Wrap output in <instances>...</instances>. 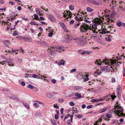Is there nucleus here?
Masks as SVG:
<instances>
[{
	"label": "nucleus",
	"instance_id": "61",
	"mask_svg": "<svg viewBox=\"0 0 125 125\" xmlns=\"http://www.w3.org/2000/svg\"><path fill=\"white\" fill-rule=\"evenodd\" d=\"M21 84L23 86H24L25 85V83L23 81L21 82Z\"/></svg>",
	"mask_w": 125,
	"mask_h": 125
},
{
	"label": "nucleus",
	"instance_id": "41",
	"mask_svg": "<svg viewBox=\"0 0 125 125\" xmlns=\"http://www.w3.org/2000/svg\"><path fill=\"white\" fill-rule=\"evenodd\" d=\"M25 75L26 77H32V74H26Z\"/></svg>",
	"mask_w": 125,
	"mask_h": 125
},
{
	"label": "nucleus",
	"instance_id": "1",
	"mask_svg": "<svg viewBox=\"0 0 125 125\" xmlns=\"http://www.w3.org/2000/svg\"><path fill=\"white\" fill-rule=\"evenodd\" d=\"M80 29L82 32H85L89 30V32L91 33H94L96 34L98 33L96 31L97 29L95 26L94 27L93 26H89L85 23H82Z\"/></svg>",
	"mask_w": 125,
	"mask_h": 125
},
{
	"label": "nucleus",
	"instance_id": "10",
	"mask_svg": "<svg viewBox=\"0 0 125 125\" xmlns=\"http://www.w3.org/2000/svg\"><path fill=\"white\" fill-rule=\"evenodd\" d=\"M121 5L120 6V9L122 11H125V4L123 2L121 4Z\"/></svg>",
	"mask_w": 125,
	"mask_h": 125
},
{
	"label": "nucleus",
	"instance_id": "44",
	"mask_svg": "<svg viewBox=\"0 0 125 125\" xmlns=\"http://www.w3.org/2000/svg\"><path fill=\"white\" fill-rule=\"evenodd\" d=\"M30 24L32 25H37V24L36 22H35L33 21H31L30 22Z\"/></svg>",
	"mask_w": 125,
	"mask_h": 125
},
{
	"label": "nucleus",
	"instance_id": "30",
	"mask_svg": "<svg viewBox=\"0 0 125 125\" xmlns=\"http://www.w3.org/2000/svg\"><path fill=\"white\" fill-rule=\"evenodd\" d=\"M24 105L28 109L30 107L29 105H28L27 103H23Z\"/></svg>",
	"mask_w": 125,
	"mask_h": 125
},
{
	"label": "nucleus",
	"instance_id": "2",
	"mask_svg": "<svg viewBox=\"0 0 125 125\" xmlns=\"http://www.w3.org/2000/svg\"><path fill=\"white\" fill-rule=\"evenodd\" d=\"M103 62L106 65L108 64L109 65L110 68H112L113 69V72H114L115 70H117V69L116 64L115 62L111 60L106 58L105 59L103 60Z\"/></svg>",
	"mask_w": 125,
	"mask_h": 125
},
{
	"label": "nucleus",
	"instance_id": "28",
	"mask_svg": "<svg viewBox=\"0 0 125 125\" xmlns=\"http://www.w3.org/2000/svg\"><path fill=\"white\" fill-rule=\"evenodd\" d=\"M113 95H111L110 96L111 97L112 99L113 100L116 97V96L115 95V93H113Z\"/></svg>",
	"mask_w": 125,
	"mask_h": 125
},
{
	"label": "nucleus",
	"instance_id": "3",
	"mask_svg": "<svg viewBox=\"0 0 125 125\" xmlns=\"http://www.w3.org/2000/svg\"><path fill=\"white\" fill-rule=\"evenodd\" d=\"M113 109H114L115 110L114 112L115 114H117V115L119 116H124V114L123 113V109L122 107H120L117 105L115 106V108Z\"/></svg>",
	"mask_w": 125,
	"mask_h": 125
},
{
	"label": "nucleus",
	"instance_id": "18",
	"mask_svg": "<svg viewBox=\"0 0 125 125\" xmlns=\"http://www.w3.org/2000/svg\"><path fill=\"white\" fill-rule=\"evenodd\" d=\"M10 44V42L8 40H6L5 41L4 44V45L6 47H7Z\"/></svg>",
	"mask_w": 125,
	"mask_h": 125
},
{
	"label": "nucleus",
	"instance_id": "21",
	"mask_svg": "<svg viewBox=\"0 0 125 125\" xmlns=\"http://www.w3.org/2000/svg\"><path fill=\"white\" fill-rule=\"evenodd\" d=\"M65 62V61L62 60H61V61H60L58 62V64L59 65H63Z\"/></svg>",
	"mask_w": 125,
	"mask_h": 125
},
{
	"label": "nucleus",
	"instance_id": "47",
	"mask_svg": "<svg viewBox=\"0 0 125 125\" xmlns=\"http://www.w3.org/2000/svg\"><path fill=\"white\" fill-rule=\"evenodd\" d=\"M84 21L86 22V23H90L91 22V21H89L87 19H85L84 20Z\"/></svg>",
	"mask_w": 125,
	"mask_h": 125
},
{
	"label": "nucleus",
	"instance_id": "5",
	"mask_svg": "<svg viewBox=\"0 0 125 125\" xmlns=\"http://www.w3.org/2000/svg\"><path fill=\"white\" fill-rule=\"evenodd\" d=\"M49 19L52 22H54L56 21V19L54 16L52 14H49L48 16Z\"/></svg>",
	"mask_w": 125,
	"mask_h": 125
},
{
	"label": "nucleus",
	"instance_id": "43",
	"mask_svg": "<svg viewBox=\"0 0 125 125\" xmlns=\"http://www.w3.org/2000/svg\"><path fill=\"white\" fill-rule=\"evenodd\" d=\"M28 87L30 89H32L34 88L33 86L29 84L28 85Z\"/></svg>",
	"mask_w": 125,
	"mask_h": 125
},
{
	"label": "nucleus",
	"instance_id": "22",
	"mask_svg": "<svg viewBox=\"0 0 125 125\" xmlns=\"http://www.w3.org/2000/svg\"><path fill=\"white\" fill-rule=\"evenodd\" d=\"M105 58V59H103V60H104L105 59V58ZM103 61L102 62H101L100 61H98V60H96L95 62V64H97L98 65H101V64H100V62H101V63H104L103 62Z\"/></svg>",
	"mask_w": 125,
	"mask_h": 125
},
{
	"label": "nucleus",
	"instance_id": "62",
	"mask_svg": "<svg viewBox=\"0 0 125 125\" xmlns=\"http://www.w3.org/2000/svg\"><path fill=\"white\" fill-rule=\"evenodd\" d=\"M64 109L63 108H62L61 109V114H62L63 113Z\"/></svg>",
	"mask_w": 125,
	"mask_h": 125
},
{
	"label": "nucleus",
	"instance_id": "55",
	"mask_svg": "<svg viewBox=\"0 0 125 125\" xmlns=\"http://www.w3.org/2000/svg\"><path fill=\"white\" fill-rule=\"evenodd\" d=\"M21 18L22 20H24L25 21H27L28 20V19L27 18H25L23 17H22Z\"/></svg>",
	"mask_w": 125,
	"mask_h": 125
},
{
	"label": "nucleus",
	"instance_id": "29",
	"mask_svg": "<svg viewBox=\"0 0 125 125\" xmlns=\"http://www.w3.org/2000/svg\"><path fill=\"white\" fill-rule=\"evenodd\" d=\"M120 85H118L116 89V91L117 92V94H119V91L120 90Z\"/></svg>",
	"mask_w": 125,
	"mask_h": 125
},
{
	"label": "nucleus",
	"instance_id": "58",
	"mask_svg": "<svg viewBox=\"0 0 125 125\" xmlns=\"http://www.w3.org/2000/svg\"><path fill=\"white\" fill-rule=\"evenodd\" d=\"M75 19L76 20H77L78 21H80V18H78L77 16H75Z\"/></svg>",
	"mask_w": 125,
	"mask_h": 125
},
{
	"label": "nucleus",
	"instance_id": "49",
	"mask_svg": "<svg viewBox=\"0 0 125 125\" xmlns=\"http://www.w3.org/2000/svg\"><path fill=\"white\" fill-rule=\"evenodd\" d=\"M52 32H53V31L52 32H51L50 33H49L48 34V36L49 37H51L52 36L53 34Z\"/></svg>",
	"mask_w": 125,
	"mask_h": 125
},
{
	"label": "nucleus",
	"instance_id": "15",
	"mask_svg": "<svg viewBox=\"0 0 125 125\" xmlns=\"http://www.w3.org/2000/svg\"><path fill=\"white\" fill-rule=\"evenodd\" d=\"M110 68L109 65L107 66H104L101 68V70H102L101 71H107L108 70V69Z\"/></svg>",
	"mask_w": 125,
	"mask_h": 125
},
{
	"label": "nucleus",
	"instance_id": "64",
	"mask_svg": "<svg viewBox=\"0 0 125 125\" xmlns=\"http://www.w3.org/2000/svg\"><path fill=\"white\" fill-rule=\"evenodd\" d=\"M74 21L73 20H71L69 22L70 24H73V23Z\"/></svg>",
	"mask_w": 125,
	"mask_h": 125
},
{
	"label": "nucleus",
	"instance_id": "51",
	"mask_svg": "<svg viewBox=\"0 0 125 125\" xmlns=\"http://www.w3.org/2000/svg\"><path fill=\"white\" fill-rule=\"evenodd\" d=\"M51 81L53 84H55L56 82V80L55 79L52 80Z\"/></svg>",
	"mask_w": 125,
	"mask_h": 125
},
{
	"label": "nucleus",
	"instance_id": "39",
	"mask_svg": "<svg viewBox=\"0 0 125 125\" xmlns=\"http://www.w3.org/2000/svg\"><path fill=\"white\" fill-rule=\"evenodd\" d=\"M91 102H98V99H93L91 100Z\"/></svg>",
	"mask_w": 125,
	"mask_h": 125
},
{
	"label": "nucleus",
	"instance_id": "40",
	"mask_svg": "<svg viewBox=\"0 0 125 125\" xmlns=\"http://www.w3.org/2000/svg\"><path fill=\"white\" fill-rule=\"evenodd\" d=\"M80 24L81 23H80L78 22V23L75 25L74 26V28H77L78 27V26L80 25Z\"/></svg>",
	"mask_w": 125,
	"mask_h": 125
},
{
	"label": "nucleus",
	"instance_id": "37",
	"mask_svg": "<svg viewBox=\"0 0 125 125\" xmlns=\"http://www.w3.org/2000/svg\"><path fill=\"white\" fill-rule=\"evenodd\" d=\"M23 39L26 42L29 41V38L28 37H24L23 38Z\"/></svg>",
	"mask_w": 125,
	"mask_h": 125
},
{
	"label": "nucleus",
	"instance_id": "11",
	"mask_svg": "<svg viewBox=\"0 0 125 125\" xmlns=\"http://www.w3.org/2000/svg\"><path fill=\"white\" fill-rule=\"evenodd\" d=\"M3 58L5 59L4 60L5 62L8 63H10L13 61V60L12 59H8L5 56L3 57Z\"/></svg>",
	"mask_w": 125,
	"mask_h": 125
},
{
	"label": "nucleus",
	"instance_id": "7",
	"mask_svg": "<svg viewBox=\"0 0 125 125\" xmlns=\"http://www.w3.org/2000/svg\"><path fill=\"white\" fill-rule=\"evenodd\" d=\"M54 50H55L56 52H61L62 51H63L64 50L62 47H54Z\"/></svg>",
	"mask_w": 125,
	"mask_h": 125
},
{
	"label": "nucleus",
	"instance_id": "20",
	"mask_svg": "<svg viewBox=\"0 0 125 125\" xmlns=\"http://www.w3.org/2000/svg\"><path fill=\"white\" fill-rule=\"evenodd\" d=\"M75 88L76 91H81L83 88V87L80 86H77Z\"/></svg>",
	"mask_w": 125,
	"mask_h": 125
},
{
	"label": "nucleus",
	"instance_id": "48",
	"mask_svg": "<svg viewBox=\"0 0 125 125\" xmlns=\"http://www.w3.org/2000/svg\"><path fill=\"white\" fill-rule=\"evenodd\" d=\"M35 106L36 108H38L39 106L38 104L36 103H34L33 104Z\"/></svg>",
	"mask_w": 125,
	"mask_h": 125
},
{
	"label": "nucleus",
	"instance_id": "9",
	"mask_svg": "<svg viewBox=\"0 0 125 125\" xmlns=\"http://www.w3.org/2000/svg\"><path fill=\"white\" fill-rule=\"evenodd\" d=\"M89 1L90 3L93 4H95L96 5H101V3H100L97 2L95 0H88Z\"/></svg>",
	"mask_w": 125,
	"mask_h": 125
},
{
	"label": "nucleus",
	"instance_id": "56",
	"mask_svg": "<svg viewBox=\"0 0 125 125\" xmlns=\"http://www.w3.org/2000/svg\"><path fill=\"white\" fill-rule=\"evenodd\" d=\"M54 117L55 119H58L59 117L58 114H56L55 115Z\"/></svg>",
	"mask_w": 125,
	"mask_h": 125
},
{
	"label": "nucleus",
	"instance_id": "33",
	"mask_svg": "<svg viewBox=\"0 0 125 125\" xmlns=\"http://www.w3.org/2000/svg\"><path fill=\"white\" fill-rule=\"evenodd\" d=\"M33 16L35 18V19L39 20V19L38 15L36 14H34L33 15Z\"/></svg>",
	"mask_w": 125,
	"mask_h": 125
},
{
	"label": "nucleus",
	"instance_id": "36",
	"mask_svg": "<svg viewBox=\"0 0 125 125\" xmlns=\"http://www.w3.org/2000/svg\"><path fill=\"white\" fill-rule=\"evenodd\" d=\"M76 69L75 68H74L72 69L70 72V73H73L74 72H75L76 71Z\"/></svg>",
	"mask_w": 125,
	"mask_h": 125
},
{
	"label": "nucleus",
	"instance_id": "46",
	"mask_svg": "<svg viewBox=\"0 0 125 125\" xmlns=\"http://www.w3.org/2000/svg\"><path fill=\"white\" fill-rule=\"evenodd\" d=\"M93 106L92 105H90L88 106L87 107V109H90L91 108L93 107Z\"/></svg>",
	"mask_w": 125,
	"mask_h": 125
},
{
	"label": "nucleus",
	"instance_id": "45",
	"mask_svg": "<svg viewBox=\"0 0 125 125\" xmlns=\"http://www.w3.org/2000/svg\"><path fill=\"white\" fill-rule=\"evenodd\" d=\"M82 54H86L87 55L88 54H89V53L88 52V51H84V53H82Z\"/></svg>",
	"mask_w": 125,
	"mask_h": 125
},
{
	"label": "nucleus",
	"instance_id": "13",
	"mask_svg": "<svg viewBox=\"0 0 125 125\" xmlns=\"http://www.w3.org/2000/svg\"><path fill=\"white\" fill-rule=\"evenodd\" d=\"M105 115H102L100 117L99 121H96V124L98 123L99 122H101L102 120L103 119H104L105 120L106 119V118H105Z\"/></svg>",
	"mask_w": 125,
	"mask_h": 125
},
{
	"label": "nucleus",
	"instance_id": "19",
	"mask_svg": "<svg viewBox=\"0 0 125 125\" xmlns=\"http://www.w3.org/2000/svg\"><path fill=\"white\" fill-rule=\"evenodd\" d=\"M32 77L38 79H40L41 78V76H39L36 74H32Z\"/></svg>",
	"mask_w": 125,
	"mask_h": 125
},
{
	"label": "nucleus",
	"instance_id": "42",
	"mask_svg": "<svg viewBox=\"0 0 125 125\" xmlns=\"http://www.w3.org/2000/svg\"><path fill=\"white\" fill-rule=\"evenodd\" d=\"M62 29L64 30V31L66 32H67L68 31L67 30V29L66 27V26L62 28Z\"/></svg>",
	"mask_w": 125,
	"mask_h": 125
},
{
	"label": "nucleus",
	"instance_id": "16",
	"mask_svg": "<svg viewBox=\"0 0 125 125\" xmlns=\"http://www.w3.org/2000/svg\"><path fill=\"white\" fill-rule=\"evenodd\" d=\"M102 72V71H99V70H97V71L95 72L94 75L95 76H96L99 74H100Z\"/></svg>",
	"mask_w": 125,
	"mask_h": 125
},
{
	"label": "nucleus",
	"instance_id": "23",
	"mask_svg": "<svg viewBox=\"0 0 125 125\" xmlns=\"http://www.w3.org/2000/svg\"><path fill=\"white\" fill-rule=\"evenodd\" d=\"M116 2L114 1H112V4H110V6H111L112 8H114L115 6H116L115 3Z\"/></svg>",
	"mask_w": 125,
	"mask_h": 125
},
{
	"label": "nucleus",
	"instance_id": "12",
	"mask_svg": "<svg viewBox=\"0 0 125 125\" xmlns=\"http://www.w3.org/2000/svg\"><path fill=\"white\" fill-rule=\"evenodd\" d=\"M73 115H71L69 114L67 115H66L64 118V120H65L66 119L68 118V117H70V120L71 122H72V120H73Z\"/></svg>",
	"mask_w": 125,
	"mask_h": 125
},
{
	"label": "nucleus",
	"instance_id": "52",
	"mask_svg": "<svg viewBox=\"0 0 125 125\" xmlns=\"http://www.w3.org/2000/svg\"><path fill=\"white\" fill-rule=\"evenodd\" d=\"M89 80V79L88 78V77H87L86 78L84 79V82H86L87 81Z\"/></svg>",
	"mask_w": 125,
	"mask_h": 125
},
{
	"label": "nucleus",
	"instance_id": "60",
	"mask_svg": "<svg viewBox=\"0 0 125 125\" xmlns=\"http://www.w3.org/2000/svg\"><path fill=\"white\" fill-rule=\"evenodd\" d=\"M8 63V65L9 66H13L14 64L12 63Z\"/></svg>",
	"mask_w": 125,
	"mask_h": 125
},
{
	"label": "nucleus",
	"instance_id": "63",
	"mask_svg": "<svg viewBox=\"0 0 125 125\" xmlns=\"http://www.w3.org/2000/svg\"><path fill=\"white\" fill-rule=\"evenodd\" d=\"M86 107V105L84 104H83L82 105L81 107L82 109H84Z\"/></svg>",
	"mask_w": 125,
	"mask_h": 125
},
{
	"label": "nucleus",
	"instance_id": "54",
	"mask_svg": "<svg viewBox=\"0 0 125 125\" xmlns=\"http://www.w3.org/2000/svg\"><path fill=\"white\" fill-rule=\"evenodd\" d=\"M54 107L57 109H58L59 108V107L57 105L55 104H54Z\"/></svg>",
	"mask_w": 125,
	"mask_h": 125
},
{
	"label": "nucleus",
	"instance_id": "4",
	"mask_svg": "<svg viewBox=\"0 0 125 125\" xmlns=\"http://www.w3.org/2000/svg\"><path fill=\"white\" fill-rule=\"evenodd\" d=\"M115 110L114 109H112L111 110H109L107 113L106 114L105 116L108 118H110L112 117V114L113 113Z\"/></svg>",
	"mask_w": 125,
	"mask_h": 125
},
{
	"label": "nucleus",
	"instance_id": "17",
	"mask_svg": "<svg viewBox=\"0 0 125 125\" xmlns=\"http://www.w3.org/2000/svg\"><path fill=\"white\" fill-rule=\"evenodd\" d=\"M110 32L109 31H107V29H104L102 30L101 33L102 34H105L106 33H110Z\"/></svg>",
	"mask_w": 125,
	"mask_h": 125
},
{
	"label": "nucleus",
	"instance_id": "59",
	"mask_svg": "<svg viewBox=\"0 0 125 125\" xmlns=\"http://www.w3.org/2000/svg\"><path fill=\"white\" fill-rule=\"evenodd\" d=\"M38 43L39 44H42L43 45H44V44H45V43L44 42H38Z\"/></svg>",
	"mask_w": 125,
	"mask_h": 125
},
{
	"label": "nucleus",
	"instance_id": "8",
	"mask_svg": "<svg viewBox=\"0 0 125 125\" xmlns=\"http://www.w3.org/2000/svg\"><path fill=\"white\" fill-rule=\"evenodd\" d=\"M9 95H11V96H9V97L13 100H14L17 101H18L19 100V99L18 96H14L13 97V96L12 94H10Z\"/></svg>",
	"mask_w": 125,
	"mask_h": 125
},
{
	"label": "nucleus",
	"instance_id": "6",
	"mask_svg": "<svg viewBox=\"0 0 125 125\" xmlns=\"http://www.w3.org/2000/svg\"><path fill=\"white\" fill-rule=\"evenodd\" d=\"M54 47H53L52 49L50 51H48V52L50 54L52 55H54L56 53V52L55 50H54Z\"/></svg>",
	"mask_w": 125,
	"mask_h": 125
},
{
	"label": "nucleus",
	"instance_id": "24",
	"mask_svg": "<svg viewBox=\"0 0 125 125\" xmlns=\"http://www.w3.org/2000/svg\"><path fill=\"white\" fill-rule=\"evenodd\" d=\"M72 40L71 37L69 36L67 37V38H66V40H65L67 42L69 43Z\"/></svg>",
	"mask_w": 125,
	"mask_h": 125
},
{
	"label": "nucleus",
	"instance_id": "57",
	"mask_svg": "<svg viewBox=\"0 0 125 125\" xmlns=\"http://www.w3.org/2000/svg\"><path fill=\"white\" fill-rule=\"evenodd\" d=\"M70 104L71 106H73L74 105V104L73 102H70Z\"/></svg>",
	"mask_w": 125,
	"mask_h": 125
},
{
	"label": "nucleus",
	"instance_id": "31",
	"mask_svg": "<svg viewBox=\"0 0 125 125\" xmlns=\"http://www.w3.org/2000/svg\"><path fill=\"white\" fill-rule=\"evenodd\" d=\"M59 24H60V26L62 28L65 26V25L62 22H60Z\"/></svg>",
	"mask_w": 125,
	"mask_h": 125
},
{
	"label": "nucleus",
	"instance_id": "35",
	"mask_svg": "<svg viewBox=\"0 0 125 125\" xmlns=\"http://www.w3.org/2000/svg\"><path fill=\"white\" fill-rule=\"evenodd\" d=\"M51 123L53 125H57L54 120H51Z\"/></svg>",
	"mask_w": 125,
	"mask_h": 125
},
{
	"label": "nucleus",
	"instance_id": "38",
	"mask_svg": "<svg viewBox=\"0 0 125 125\" xmlns=\"http://www.w3.org/2000/svg\"><path fill=\"white\" fill-rule=\"evenodd\" d=\"M82 40L81 39H78L77 40V42H78L80 44H81V43L82 42Z\"/></svg>",
	"mask_w": 125,
	"mask_h": 125
},
{
	"label": "nucleus",
	"instance_id": "32",
	"mask_svg": "<svg viewBox=\"0 0 125 125\" xmlns=\"http://www.w3.org/2000/svg\"><path fill=\"white\" fill-rule=\"evenodd\" d=\"M87 10L89 12H91L93 10V9H91L90 7H88L87 8Z\"/></svg>",
	"mask_w": 125,
	"mask_h": 125
},
{
	"label": "nucleus",
	"instance_id": "34",
	"mask_svg": "<svg viewBox=\"0 0 125 125\" xmlns=\"http://www.w3.org/2000/svg\"><path fill=\"white\" fill-rule=\"evenodd\" d=\"M74 9V7L72 5H71L69 6V9L71 11L73 10Z\"/></svg>",
	"mask_w": 125,
	"mask_h": 125
},
{
	"label": "nucleus",
	"instance_id": "14",
	"mask_svg": "<svg viewBox=\"0 0 125 125\" xmlns=\"http://www.w3.org/2000/svg\"><path fill=\"white\" fill-rule=\"evenodd\" d=\"M110 108V107H106L105 108H103L99 110V112L100 113H102L104 112L107 110L109 109Z\"/></svg>",
	"mask_w": 125,
	"mask_h": 125
},
{
	"label": "nucleus",
	"instance_id": "50",
	"mask_svg": "<svg viewBox=\"0 0 125 125\" xmlns=\"http://www.w3.org/2000/svg\"><path fill=\"white\" fill-rule=\"evenodd\" d=\"M111 81L112 83H114L115 82V80L114 78L112 77L111 79Z\"/></svg>",
	"mask_w": 125,
	"mask_h": 125
},
{
	"label": "nucleus",
	"instance_id": "26",
	"mask_svg": "<svg viewBox=\"0 0 125 125\" xmlns=\"http://www.w3.org/2000/svg\"><path fill=\"white\" fill-rule=\"evenodd\" d=\"M75 95L76 96H77L78 98H81L82 97L81 94L80 93H76L75 94Z\"/></svg>",
	"mask_w": 125,
	"mask_h": 125
},
{
	"label": "nucleus",
	"instance_id": "25",
	"mask_svg": "<svg viewBox=\"0 0 125 125\" xmlns=\"http://www.w3.org/2000/svg\"><path fill=\"white\" fill-rule=\"evenodd\" d=\"M66 12L67 13V15H68V16L70 18H71L72 17V13L70 11H67Z\"/></svg>",
	"mask_w": 125,
	"mask_h": 125
},
{
	"label": "nucleus",
	"instance_id": "27",
	"mask_svg": "<svg viewBox=\"0 0 125 125\" xmlns=\"http://www.w3.org/2000/svg\"><path fill=\"white\" fill-rule=\"evenodd\" d=\"M122 22L119 21H117L116 23V25L118 27H120L122 25Z\"/></svg>",
	"mask_w": 125,
	"mask_h": 125
},
{
	"label": "nucleus",
	"instance_id": "53",
	"mask_svg": "<svg viewBox=\"0 0 125 125\" xmlns=\"http://www.w3.org/2000/svg\"><path fill=\"white\" fill-rule=\"evenodd\" d=\"M83 116V115H78L77 116L78 119L81 118Z\"/></svg>",
	"mask_w": 125,
	"mask_h": 125
}]
</instances>
